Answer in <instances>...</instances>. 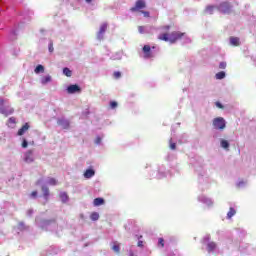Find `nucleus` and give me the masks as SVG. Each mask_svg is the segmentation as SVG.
I'll return each instance as SVG.
<instances>
[{"mask_svg":"<svg viewBox=\"0 0 256 256\" xmlns=\"http://www.w3.org/2000/svg\"><path fill=\"white\" fill-rule=\"evenodd\" d=\"M216 9L223 15H230V13L233 11V6L229 2H222L216 6Z\"/></svg>","mask_w":256,"mask_h":256,"instance_id":"nucleus-1","label":"nucleus"},{"mask_svg":"<svg viewBox=\"0 0 256 256\" xmlns=\"http://www.w3.org/2000/svg\"><path fill=\"white\" fill-rule=\"evenodd\" d=\"M213 127L223 131L226 127L225 119L223 117H218L213 120Z\"/></svg>","mask_w":256,"mask_h":256,"instance_id":"nucleus-2","label":"nucleus"},{"mask_svg":"<svg viewBox=\"0 0 256 256\" xmlns=\"http://www.w3.org/2000/svg\"><path fill=\"white\" fill-rule=\"evenodd\" d=\"M145 7H147L145 0H137L135 6L130 8V11H132V13H135L137 11H141V9H145Z\"/></svg>","mask_w":256,"mask_h":256,"instance_id":"nucleus-3","label":"nucleus"},{"mask_svg":"<svg viewBox=\"0 0 256 256\" xmlns=\"http://www.w3.org/2000/svg\"><path fill=\"white\" fill-rule=\"evenodd\" d=\"M185 33L179 32V31H174L170 34V43H177L179 39H181Z\"/></svg>","mask_w":256,"mask_h":256,"instance_id":"nucleus-4","label":"nucleus"},{"mask_svg":"<svg viewBox=\"0 0 256 256\" xmlns=\"http://www.w3.org/2000/svg\"><path fill=\"white\" fill-rule=\"evenodd\" d=\"M0 113L1 115H4L5 117H9V115H13L15 113V109L12 107H0Z\"/></svg>","mask_w":256,"mask_h":256,"instance_id":"nucleus-5","label":"nucleus"},{"mask_svg":"<svg viewBox=\"0 0 256 256\" xmlns=\"http://www.w3.org/2000/svg\"><path fill=\"white\" fill-rule=\"evenodd\" d=\"M24 161L25 163H33V161H35V157L33 156V150H28L24 154Z\"/></svg>","mask_w":256,"mask_h":256,"instance_id":"nucleus-6","label":"nucleus"},{"mask_svg":"<svg viewBox=\"0 0 256 256\" xmlns=\"http://www.w3.org/2000/svg\"><path fill=\"white\" fill-rule=\"evenodd\" d=\"M142 51L144 53L145 59H151V57H153V53L151 52V46L144 45V47L142 48Z\"/></svg>","mask_w":256,"mask_h":256,"instance_id":"nucleus-7","label":"nucleus"},{"mask_svg":"<svg viewBox=\"0 0 256 256\" xmlns=\"http://www.w3.org/2000/svg\"><path fill=\"white\" fill-rule=\"evenodd\" d=\"M67 92H68L69 94L81 93V87H79V85H77V84L70 85V86H68V88H67Z\"/></svg>","mask_w":256,"mask_h":256,"instance_id":"nucleus-8","label":"nucleus"},{"mask_svg":"<svg viewBox=\"0 0 256 256\" xmlns=\"http://www.w3.org/2000/svg\"><path fill=\"white\" fill-rule=\"evenodd\" d=\"M29 123H25L17 132V135L19 137H22V135H25V133H27V131H29Z\"/></svg>","mask_w":256,"mask_h":256,"instance_id":"nucleus-9","label":"nucleus"},{"mask_svg":"<svg viewBox=\"0 0 256 256\" xmlns=\"http://www.w3.org/2000/svg\"><path fill=\"white\" fill-rule=\"evenodd\" d=\"M57 124L62 127V129H69V122L68 120H65V119H59L57 121Z\"/></svg>","mask_w":256,"mask_h":256,"instance_id":"nucleus-10","label":"nucleus"},{"mask_svg":"<svg viewBox=\"0 0 256 256\" xmlns=\"http://www.w3.org/2000/svg\"><path fill=\"white\" fill-rule=\"evenodd\" d=\"M94 176H95V170H93V169H87L84 172L85 179H91V177H94Z\"/></svg>","mask_w":256,"mask_h":256,"instance_id":"nucleus-11","label":"nucleus"},{"mask_svg":"<svg viewBox=\"0 0 256 256\" xmlns=\"http://www.w3.org/2000/svg\"><path fill=\"white\" fill-rule=\"evenodd\" d=\"M158 39L160 40V41H169L170 43H171V36H169V34H167V33H162V34H160L159 36H158Z\"/></svg>","mask_w":256,"mask_h":256,"instance_id":"nucleus-12","label":"nucleus"},{"mask_svg":"<svg viewBox=\"0 0 256 256\" xmlns=\"http://www.w3.org/2000/svg\"><path fill=\"white\" fill-rule=\"evenodd\" d=\"M215 9H217V6L208 5L205 8V13H207L208 15H213V13L215 12Z\"/></svg>","mask_w":256,"mask_h":256,"instance_id":"nucleus-13","label":"nucleus"},{"mask_svg":"<svg viewBox=\"0 0 256 256\" xmlns=\"http://www.w3.org/2000/svg\"><path fill=\"white\" fill-rule=\"evenodd\" d=\"M94 207H99L100 205H105V200L103 198H95L93 201Z\"/></svg>","mask_w":256,"mask_h":256,"instance_id":"nucleus-14","label":"nucleus"},{"mask_svg":"<svg viewBox=\"0 0 256 256\" xmlns=\"http://www.w3.org/2000/svg\"><path fill=\"white\" fill-rule=\"evenodd\" d=\"M105 31H107V23H104L100 26V30L98 32L99 39H101V36L103 35V33H105Z\"/></svg>","mask_w":256,"mask_h":256,"instance_id":"nucleus-15","label":"nucleus"},{"mask_svg":"<svg viewBox=\"0 0 256 256\" xmlns=\"http://www.w3.org/2000/svg\"><path fill=\"white\" fill-rule=\"evenodd\" d=\"M62 203H67L69 201V195H67V192H62L59 195Z\"/></svg>","mask_w":256,"mask_h":256,"instance_id":"nucleus-16","label":"nucleus"},{"mask_svg":"<svg viewBox=\"0 0 256 256\" xmlns=\"http://www.w3.org/2000/svg\"><path fill=\"white\" fill-rule=\"evenodd\" d=\"M230 43L234 47H239V45H240L239 38L238 37H230Z\"/></svg>","mask_w":256,"mask_h":256,"instance_id":"nucleus-17","label":"nucleus"},{"mask_svg":"<svg viewBox=\"0 0 256 256\" xmlns=\"http://www.w3.org/2000/svg\"><path fill=\"white\" fill-rule=\"evenodd\" d=\"M43 197L46 201L49 199V188L47 186H42Z\"/></svg>","mask_w":256,"mask_h":256,"instance_id":"nucleus-18","label":"nucleus"},{"mask_svg":"<svg viewBox=\"0 0 256 256\" xmlns=\"http://www.w3.org/2000/svg\"><path fill=\"white\" fill-rule=\"evenodd\" d=\"M34 73L39 74V73H45V67L41 64L36 66Z\"/></svg>","mask_w":256,"mask_h":256,"instance_id":"nucleus-19","label":"nucleus"},{"mask_svg":"<svg viewBox=\"0 0 256 256\" xmlns=\"http://www.w3.org/2000/svg\"><path fill=\"white\" fill-rule=\"evenodd\" d=\"M236 213L237 211H235V208L231 207L227 213V219H231V217H234Z\"/></svg>","mask_w":256,"mask_h":256,"instance_id":"nucleus-20","label":"nucleus"},{"mask_svg":"<svg viewBox=\"0 0 256 256\" xmlns=\"http://www.w3.org/2000/svg\"><path fill=\"white\" fill-rule=\"evenodd\" d=\"M41 83H42V85H47V83H51V76L48 75V76L43 77L41 80Z\"/></svg>","mask_w":256,"mask_h":256,"instance_id":"nucleus-21","label":"nucleus"},{"mask_svg":"<svg viewBox=\"0 0 256 256\" xmlns=\"http://www.w3.org/2000/svg\"><path fill=\"white\" fill-rule=\"evenodd\" d=\"M90 219H91V221H99V213L93 212V213L90 215Z\"/></svg>","mask_w":256,"mask_h":256,"instance_id":"nucleus-22","label":"nucleus"},{"mask_svg":"<svg viewBox=\"0 0 256 256\" xmlns=\"http://www.w3.org/2000/svg\"><path fill=\"white\" fill-rule=\"evenodd\" d=\"M17 229L18 231H25V229H27V227L25 226V222H19L17 225Z\"/></svg>","mask_w":256,"mask_h":256,"instance_id":"nucleus-23","label":"nucleus"},{"mask_svg":"<svg viewBox=\"0 0 256 256\" xmlns=\"http://www.w3.org/2000/svg\"><path fill=\"white\" fill-rule=\"evenodd\" d=\"M221 147L223 149L229 150V142L227 140H221Z\"/></svg>","mask_w":256,"mask_h":256,"instance_id":"nucleus-24","label":"nucleus"},{"mask_svg":"<svg viewBox=\"0 0 256 256\" xmlns=\"http://www.w3.org/2000/svg\"><path fill=\"white\" fill-rule=\"evenodd\" d=\"M63 73L66 77H71V75H73V72L69 68H64Z\"/></svg>","mask_w":256,"mask_h":256,"instance_id":"nucleus-25","label":"nucleus"},{"mask_svg":"<svg viewBox=\"0 0 256 256\" xmlns=\"http://www.w3.org/2000/svg\"><path fill=\"white\" fill-rule=\"evenodd\" d=\"M112 249H113V251H114L115 253H117V254L121 253V247L119 246V244H114V245L112 246Z\"/></svg>","mask_w":256,"mask_h":256,"instance_id":"nucleus-26","label":"nucleus"},{"mask_svg":"<svg viewBox=\"0 0 256 256\" xmlns=\"http://www.w3.org/2000/svg\"><path fill=\"white\" fill-rule=\"evenodd\" d=\"M208 247V251H214L215 247H217V245L215 244V242H210L207 245Z\"/></svg>","mask_w":256,"mask_h":256,"instance_id":"nucleus-27","label":"nucleus"},{"mask_svg":"<svg viewBox=\"0 0 256 256\" xmlns=\"http://www.w3.org/2000/svg\"><path fill=\"white\" fill-rule=\"evenodd\" d=\"M216 79H225V72L221 71L216 74Z\"/></svg>","mask_w":256,"mask_h":256,"instance_id":"nucleus-28","label":"nucleus"},{"mask_svg":"<svg viewBox=\"0 0 256 256\" xmlns=\"http://www.w3.org/2000/svg\"><path fill=\"white\" fill-rule=\"evenodd\" d=\"M21 147L23 149H27V147H29V142H27V139L23 138Z\"/></svg>","mask_w":256,"mask_h":256,"instance_id":"nucleus-29","label":"nucleus"},{"mask_svg":"<svg viewBox=\"0 0 256 256\" xmlns=\"http://www.w3.org/2000/svg\"><path fill=\"white\" fill-rule=\"evenodd\" d=\"M8 123H10V125H15V123H17V118L15 117H10L8 119Z\"/></svg>","mask_w":256,"mask_h":256,"instance_id":"nucleus-30","label":"nucleus"},{"mask_svg":"<svg viewBox=\"0 0 256 256\" xmlns=\"http://www.w3.org/2000/svg\"><path fill=\"white\" fill-rule=\"evenodd\" d=\"M113 77L114 79H121V72L119 71L114 72Z\"/></svg>","mask_w":256,"mask_h":256,"instance_id":"nucleus-31","label":"nucleus"},{"mask_svg":"<svg viewBox=\"0 0 256 256\" xmlns=\"http://www.w3.org/2000/svg\"><path fill=\"white\" fill-rule=\"evenodd\" d=\"M49 185H57V180L55 178H50L48 180Z\"/></svg>","mask_w":256,"mask_h":256,"instance_id":"nucleus-32","label":"nucleus"},{"mask_svg":"<svg viewBox=\"0 0 256 256\" xmlns=\"http://www.w3.org/2000/svg\"><path fill=\"white\" fill-rule=\"evenodd\" d=\"M48 51H49L50 53H53V51H54V48H53V41H50V43H49V45H48Z\"/></svg>","mask_w":256,"mask_h":256,"instance_id":"nucleus-33","label":"nucleus"},{"mask_svg":"<svg viewBox=\"0 0 256 256\" xmlns=\"http://www.w3.org/2000/svg\"><path fill=\"white\" fill-rule=\"evenodd\" d=\"M117 107H118L117 102H115V101H111V102H110V108H112V109H117Z\"/></svg>","mask_w":256,"mask_h":256,"instance_id":"nucleus-34","label":"nucleus"},{"mask_svg":"<svg viewBox=\"0 0 256 256\" xmlns=\"http://www.w3.org/2000/svg\"><path fill=\"white\" fill-rule=\"evenodd\" d=\"M158 245H160L161 247H165V240L163 238H159Z\"/></svg>","mask_w":256,"mask_h":256,"instance_id":"nucleus-35","label":"nucleus"},{"mask_svg":"<svg viewBox=\"0 0 256 256\" xmlns=\"http://www.w3.org/2000/svg\"><path fill=\"white\" fill-rule=\"evenodd\" d=\"M170 149H172V151H175V149H177V144L173 143L171 140H170Z\"/></svg>","mask_w":256,"mask_h":256,"instance_id":"nucleus-36","label":"nucleus"},{"mask_svg":"<svg viewBox=\"0 0 256 256\" xmlns=\"http://www.w3.org/2000/svg\"><path fill=\"white\" fill-rule=\"evenodd\" d=\"M226 67H227V63L226 62H220L219 69H225Z\"/></svg>","mask_w":256,"mask_h":256,"instance_id":"nucleus-37","label":"nucleus"},{"mask_svg":"<svg viewBox=\"0 0 256 256\" xmlns=\"http://www.w3.org/2000/svg\"><path fill=\"white\" fill-rule=\"evenodd\" d=\"M215 105L218 107V109H224V106L221 104V102H216Z\"/></svg>","mask_w":256,"mask_h":256,"instance_id":"nucleus-38","label":"nucleus"},{"mask_svg":"<svg viewBox=\"0 0 256 256\" xmlns=\"http://www.w3.org/2000/svg\"><path fill=\"white\" fill-rule=\"evenodd\" d=\"M31 197H33V199L37 198V191H33L31 193Z\"/></svg>","mask_w":256,"mask_h":256,"instance_id":"nucleus-39","label":"nucleus"},{"mask_svg":"<svg viewBox=\"0 0 256 256\" xmlns=\"http://www.w3.org/2000/svg\"><path fill=\"white\" fill-rule=\"evenodd\" d=\"M144 29H145V28H144L143 26H139V27H138L139 33H143Z\"/></svg>","mask_w":256,"mask_h":256,"instance_id":"nucleus-40","label":"nucleus"},{"mask_svg":"<svg viewBox=\"0 0 256 256\" xmlns=\"http://www.w3.org/2000/svg\"><path fill=\"white\" fill-rule=\"evenodd\" d=\"M142 13H143L144 17H149V15H150L148 11H142Z\"/></svg>","mask_w":256,"mask_h":256,"instance_id":"nucleus-41","label":"nucleus"},{"mask_svg":"<svg viewBox=\"0 0 256 256\" xmlns=\"http://www.w3.org/2000/svg\"><path fill=\"white\" fill-rule=\"evenodd\" d=\"M163 29H164L165 31H169V30L171 29V26L166 25V26L163 27Z\"/></svg>","mask_w":256,"mask_h":256,"instance_id":"nucleus-42","label":"nucleus"},{"mask_svg":"<svg viewBox=\"0 0 256 256\" xmlns=\"http://www.w3.org/2000/svg\"><path fill=\"white\" fill-rule=\"evenodd\" d=\"M99 143H101V137L96 138V144L99 145Z\"/></svg>","mask_w":256,"mask_h":256,"instance_id":"nucleus-43","label":"nucleus"},{"mask_svg":"<svg viewBox=\"0 0 256 256\" xmlns=\"http://www.w3.org/2000/svg\"><path fill=\"white\" fill-rule=\"evenodd\" d=\"M138 247H143V241H138Z\"/></svg>","mask_w":256,"mask_h":256,"instance_id":"nucleus-44","label":"nucleus"},{"mask_svg":"<svg viewBox=\"0 0 256 256\" xmlns=\"http://www.w3.org/2000/svg\"><path fill=\"white\" fill-rule=\"evenodd\" d=\"M91 1H93V0H86V3H91Z\"/></svg>","mask_w":256,"mask_h":256,"instance_id":"nucleus-45","label":"nucleus"},{"mask_svg":"<svg viewBox=\"0 0 256 256\" xmlns=\"http://www.w3.org/2000/svg\"><path fill=\"white\" fill-rule=\"evenodd\" d=\"M143 236L138 237V239H141Z\"/></svg>","mask_w":256,"mask_h":256,"instance_id":"nucleus-46","label":"nucleus"}]
</instances>
